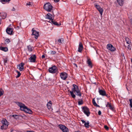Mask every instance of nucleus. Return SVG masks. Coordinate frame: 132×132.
I'll use <instances>...</instances> for the list:
<instances>
[{
    "instance_id": "obj_32",
    "label": "nucleus",
    "mask_w": 132,
    "mask_h": 132,
    "mask_svg": "<svg viewBox=\"0 0 132 132\" xmlns=\"http://www.w3.org/2000/svg\"><path fill=\"white\" fill-rule=\"evenodd\" d=\"M4 91L2 89H0V96L3 95Z\"/></svg>"
},
{
    "instance_id": "obj_25",
    "label": "nucleus",
    "mask_w": 132,
    "mask_h": 132,
    "mask_svg": "<svg viewBox=\"0 0 132 132\" xmlns=\"http://www.w3.org/2000/svg\"><path fill=\"white\" fill-rule=\"evenodd\" d=\"M51 22L53 24L57 26H60L61 25V23H60L58 24V23L56 22L55 21H53V20Z\"/></svg>"
},
{
    "instance_id": "obj_21",
    "label": "nucleus",
    "mask_w": 132,
    "mask_h": 132,
    "mask_svg": "<svg viewBox=\"0 0 132 132\" xmlns=\"http://www.w3.org/2000/svg\"><path fill=\"white\" fill-rule=\"evenodd\" d=\"M124 1V0H117V2L118 3L119 5L121 6L123 5Z\"/></svg>"
},
{
    "instance_id": "obj_22",
    "label": "nucleus",
    "mask_w": 132,
    "mask_h": 132,
    "mask_svg": "<svg viewBox=\"0 0 132 132\" xmlns=\"http://www.w3.org/2000/svg\"><path fill=\"white\" fill-rule=\"evenodd\" d=\"M52 104V102L51 101H50L49 102L47 103V105L48 109H51Z\"/></svg>"
},
{
    "instance_id": "obj_29",
    "label": "nucleus",
    "mask_w": 132,
    "mask_h": 132,
    "mask_svg": "<svg viewBox=\"0 0 132 132\" xmlns=\"http://www.w3.org/2000/svg\"><path fill=\"white\" fill-rule=\"evenodd\" d=\"M92 102L93 104L95 106H96L97 107H98L99 106V105H98L95 102V101L94 99H93L92 100Z\"/></svg>"
},
{
    "instance_id": "obj_31",
    "label": "nucleus",
    "mask_w": 132,
    "mask_h": 132,
    "mask_svg": "<svg viewBox=\"0 0 132 132\" xmlns=\"http://www.w3.org/2000/svg\"><path fill=\"white\" fill-rule=\"evenodd\" d=\"M27 48L28 51L30 52H31L32 51V49L30 45L27 46Z\"/></svg>"
},
{
    "instance_id": "obj_44",
    "label": "nucleus",
    "mask_w": 132,
    "mask_h": 132,
    "mask_svg": "<svg viewBox=\"0 0 132 132\" xmlns=\"http://www.w3.org/2000/svg\"><path fill=\"white\" fill-rule=\"evenodd\" d=\"M54 0L55 2H56V3L59 2L60 1V0Z\"/></svg>"
},
{
    "instance_id": "obj_36",
    "label": "nucleus",
    "mask_w": 132,
    "mask_h": 132,
    "mask_svg": "<svg viewBox=\"0 0 132 132\" xmlns=\"http://www.w3.org/2000/svg\"><path fill=\"white\" fill-rule=\"evenodd\" d=\"M10 41L9 39H7L5 40V42L6 43H9L10 42Z\"/></svg>"
},
{
    "instance_id": "obj_37",
    "label": "nucleus",
    "mask_w": 132,
    "mask_h": 132,
    "mask_svg": "<svg viewBox=\"0 0 132 132\" xmlns=\"http://www.w3.org/2000/svg\"><path fill=\"white\" fill-rule=\"evenodd\" d=\"M130 101V105L131 108H132V99L129 100Z\"/></svg>"
},
{
    "instance_id": "obj_15",
    "label": "nucleus",
    "mask_w": 132,
    "mask_h": 132,
    "mask_svg": "<svg viewBox=\"0 0 132 132\" xmlns=\"http://www.w3.org/2000/svg\"><path fill=\"white\" fill-rule=\"evenodd\" d=\"M24 64L23 63H21L20 64H19L17 68L20 71H23L24 69Z\"/></svg>"
},
{
    "instance_id": "obj_34",
    "label": "nucleus",
    "mask_w": 132,
    "mask_h": 132,
    "mask_svg": "<svg viewBox=\"0 0 132 132\" xmlns=\"http://www.w3.org/2000/svg\"><path fill=\"white\" fill-rule=\"evenodd\" d=\"M16 71L18 73V75L16 77V78H18L20 76L21 74L19 71Z\"/></svg>"
},
{
    "instance_id": "obj_24",
    "label": "nucleus",
    "mask_w": 132,
    "mask_h": 132,
    "mask_svg": "<svg viewBox=\"0 0 132 132\" xmlns=\"http://www.w3.org/2000/svg\"><path fill=\"white\" fill-rule=\"evenodd\" d=\"M126 41L127 44L129 45H130L131 43V41L130 39L128 38H126Z\"/></svg>"
},
{
    "instance_id": "obj_12",
    "label": "nucleus",
    "mask_w": 132,
    "mask_h": 132,
    "mask_svg": "<svg viewBox=\"0 0 132 132\" xmlns=\"http://www.w3.org/2000/svg\"><path fill=\"white\" fill-rule=\"evenodd\" d=\"M46 18L49 19L51 21L53 20L54 16L53 14L52 15L50 13H48L46 16Z\"/></svg>"
},
{
    "instance_id": "obj_9",
    "label": "nucleus",
    "mask_w": 132,
    "mask_h": 132,
    "mask_svg": "<svg viewBox=\"0 0 132 132\" xmlns=\"http://www.w3.org/2000/svg\"><path fill=\"white\" fill-rule=\"evenodd\" d=\"M59 127L63 131V132H68V129L65 126L62 125H59Z\"/></svg>"
},
{
    "instance_id": "obj_43",
    "label": "nucleus",
    "mask_w": 132,
    "mask_h": 132,
    "mask_svg": "<svg viewBox=\"0 0 132 132\" xmlns=\"http://www.w3.org/2000/svg\"><path fill=\"white\" fill-rule=\"evenodd\" d=\"M81 121L82 122V123H85V121H84V120L82 119L81 120Z\"/></svg>"
},
{
    "instance_id": "obj_46",
    "label": "nucleus",
    "mask_w": 132,
    "mask_h": 132,
    "mask_svg": "<svg viewBox=\"0 0 132 132\" xmlns=\"http://www.w3.org/2000/svg\"><path fill=\"white\" fill-rule=\"evenodd\" d=\"M15 9L14 7H13L12 9V11H14L15 10Z\"/></svg>"
},
{
    "instance_id": "obj_23",
    "label": "nucleus",
    "mask_w": 132,
    "mask_h": 132,
    "mask_svg": "<svg viewBox=\"0 0 132 132\" xmlns=\"http://www.w3.org/2000/svg\"><path fill=\"white\" fill-rule=\"evenodd\" d=\"M87 63L88 64L89 66L91 68L92 67V63L91 61L89 59H88L87 61Z\"/></svg>"
},
{
    "instance_id": "obj_18",
    "label": "nucleus",
    "mask_w": 132,
    "mask_h": 132,
    "mask_svg": "<svg viewBox=\"0 0 132 132\" xmlns=\"http://www.w3.org/2000/svg\"><path fill=\"white\" fill-rule=\"evenodd\" d=\"M6 15V14L5 12H2L0 13V16H1L3 19L5 18Z\"/></svg>"
},
{
    "instance_id": "obj_28",
    "label": "nucleus",
    "mask_w": 132,
    "mask_h": 132,
    "mask_svg": "<svg viewBox=\"0 0 132 132\" xmlns=\"http://www.w3.org/2000/svg\"><path fill=\"white\" fill-rule=\"evenodd\" d=\"M89 121H87V122H85L84 123V125L86 127L89 128Z\"/></svg>"
},
{
    "instance_id": "obj_2",
    "label": "nucleus",
    "mask_w": 132,
    "mask_h": 132,
    "mask_svg": "<svg viewBox=\"0 0 132 132\" xmlns=\"http://www.w3.org/2000/svg\"><path fill=\"white\" fill-rule=\"evenodd\" d=\"M17 105L19 106L20 109L24 111L26 113L31 114L32 113V111L29 109L24 104L19 102H16Z\"/></svg>"
},
{
    "instance_id": "obj_42",
    "label": "nucleus",
    "mask_w": 132,
    "mask_h": 132,
    "mask_svg": "<svg viewBox=\"0 0 132 132\" xmlns=\"http://www.w3.org/2000/svg\"><path fill=\"white\" fill-rule=\"evenodd\" d=\"M31 5V3H30V2H29L26 4L27 5Z\"/></svg>"
},
{
    "instance_id": "obj_41",
    "label": "nucleus",
    "mask_w": 132,
    "mask_h": 132,
    "mask_svg": "<svg viewBox=\"0 0 132 132\" xmlns=\"http://www.w3.org/2000/svg\"><path fill=\"white\" fill-rule=\"evenodd\" d=\"M98 114L99 115H101V112L99 110L98 111Z\"/></svg>"
},
{
    "instance_id": "obj_3",
    "label": "nucleus",
    "mask_w": 132,
    "mask_h": 132,
    "mask_svg": "<svg viewBox=\"0 0 132 132\" xmlns=\"http://www.w3.org/2000/svg\"><path fill=\"white\" fill-rule=\"evenodd\" d=\"M44 9L48 12H50L52 10L53 7L51 4L47 3L44 5Z\"/></svg>"
},
{
    "instance_id": "obj_48",
    "label": "nucleus",
    "mask_w": 132,
    "mask_h": 132,
    "mask_svg": "<svg viewBox=\"0 0 132 132\" xmlns=\"http://www.w3.org/2000/svg\"><path fill=\"white\" fill-rule=\"evenodd\" d=\"M74 64V65H75L76 67H77V65H76V64Z\"/></svg>"
},
{
    "instance_id": "obj_39",
    "label": "nucleus",
    "mask_w": 132,
    "mask_h": 132,
    "mask_svg": "<svg viewBox=\"0 0 132 132\" xmlns=\"http://www.w3.org/2000/svg\"><path fill=\"white\" fill-rule=\"evenodd\" d=\"M104 128L106 129V130H108L109 129V128L106 125H105L104 126Z\"/></svg>"
},
{
    "instance_id": "obj_38",
    "label": "nucleus",
    "mask_w": 132,
    "mask_h": 132,
    "mask_svg": "<svg viewBox=\"0 0 132 132\" xmlns=\"http://www.w3.org/2000/svg\"><path fill=\"white\" fill-rule=\"evenodd\" d=\"M83 103V101L82 100L78 102V104L79 105H80L82 104Z\"/></svg>"
},
{
    "instance_id": "obj_17",
    "label": "nucleus",
    "mask_w": 132,
    "mask_h": 132,
    "mask_svg": "<svg viewBox=\"0 0 132 132\" xmlns=\"http://www.w3.org/2000/svg\"><path fill=\"white\" fill-rule=\"evenodd\" d=\"M83 48V46L81 43H80L79 44L78 48V51L79 52H81Z\"/></svg>"
},
{
    "instance_id": "obj_35",
    "label": "nucleus",
    "mask_w": 132,
    "mask_h": 132,
    "mask_svg": "<svg viewBox=\"0 0 132 132\" xmlns=\"http://www.w3.org/2000/svg\"><path fill=\"white\" fill-rule=\"evenodd\" d=\"M12 116L16 119H17L18 118V116L14 114L12 115Z\"/></svg>"
},
{
    "instance_id": "obj_5",
    "label": "nucleus",
    "mask_w": 132,
    "mask_h": 132,
    "mask_svg": "<svg viewBox=\"0 0 132 132\" xmlns=\"http://www.w3.org/2000/svg\"><path fill=\"white\" fill-rule=\"evenodd\" d=\"M98 92L102 96H105L108 98L110 97V96L106 94V91L104 90L99 89Z\"/></svg>"
},
{
    "instance_id": "obj_33",
    "label": "nucleus",
    "mask_w": 132,
    "mask_h": 132,
    "mask_svg": "<svg viewBox=\"0 0 132 132\" xmlns=\"http://www.w3.org/2000/svg\"><path fill=\"white\" fill-rule=\"evenodd\" d=\"M3 60L4 63H5L7 62L8 59L7 57H5L3 58Z\"/></svg>"
},
{
    "instance_id": "obj_49",
    "label": "nucleus",
    "mask_w": 132,
    "mask_h": 132,
    "mask_svg": "<svg viewBox=\"0 0 132 132\" xmlns=\"http://www.w3.org/2000/svg\"><path fill=\"white\" fill-rule=\"evenodd\" d=\"M13 130H11V132H13Z\"/></svg>"
},
{
    "instance_id": "obj_47",
    "label": "nucleus",
    "mask_w": 132,
    "mask_h": 132,
    "mask_svg": "<svg viewBox=\"0 0 132 132\" xmlns=\"http://www.w3.org/2000/svg\"><path fill=\"white\" fill-rule=\"evenodd\" d=\"M130 21L131 22V23H132V18L130 19Z\"/></svg>"
},
{
    "instance_id": "obj_27",
    "label": "nucleus",
    "mask_w": 132,
    "mask_h": 132,
    "mask_svg": "<svg viewBox=\"0 0 132 132\" xmlns=\"http://www.w3.org/2000/svg\"><path fill=\"white\" fill-rule=\"evenodd\" d=\"M11 0H0V2L3 4H5L9 2Z\"/></svg>"
},
{
    "instance_id": "obj_51",
    "label": "nucleus",
    "mask_w": 132,
    "mask_h": 132,
    "mask_svg": "<svg viewBox=\"0 0 132 132\" xmlns=\"http://www.w3.org/2000/svg\"><path fill=\"white\" fill-rule=\"evenodd\" d=\"M1 21H0V24H1Z\"/></svg>"
},
{
    "instance_id": "obj_14",
    "label": "nucleus",
    "mask_w": 132,
    "mask_h": 132,
    "mask_svg": "<svg viewBox=\"0 0 132 132\" xmlns=\"http://www.w3.org/2000/svg\"><path fill=\"white\" fill-rule=\"evenodd\" d=\"M60 76L61 79L65 80L68 77L67 73L65 72L61 73L60 74Z\"/></svg>"
},
{
    "instance_id": "obj_40",
    "label": "nucleus",
    "mask_w": 132,
    "mask_h": 132,
    "mask_svg": "<svg viewBox=\"0 0 132 132\" xmlns=\"http://www.w3.org/2000/svg\"><path fill=\"white\" fill-rule=\"evenodd\" d=\"M130 45L129 44V45H128L127 46V48H128V49H131V47L130 46Z\"/></svg>"
},
{
    "instance_id": "obj_4",
    "label": "nucleus",
    "mask_w": 132,
    "mask_h": 132,
    "mask_svg": "<svg viewBox=\"0 0 132 132\" xmlns=\"http://www.w3.org/2000/svg\"><path fill=\"white\" fill-rule=\"evenodd\" d=\"M3 125L1 127V129L3 130L6 129L8 127V123L7 120L5 119H3L1 121Z\"/></svg>"
},
{
    "instance_id": "obj_8",
    "label": "nucleus",
    "mask_w": 132,
    "mask_h": 132,
    "mask_svg": "<svg viewBox=\"0 0 132 132\" xmlns=\"http://www.w3.org/2000/svg\"><path fill=\"white\" fill-rule=\"evenodd\" d=\"M82 110L84 112L87 116L88 117L89 116L90 113L89 111V109L88 108L86 107H83Z\"/></svg>"
},
{
    "instance_id": "obj_45",
    "label": "nucleus",
    "mask_w": 132,
    "mask_h": 132,
    "mask_svg": "<svg viewBox=\"0 0 132 132\" xmlns=\"http://www.w3.org/2000/svg\"><path fill=\"white\" fill-rule=\"evenodd\" d=\"M42 57L43 59L45 57V56L44 55H43L42 56Z\"/></svg>"
},
{
    "instance_id": "obj_16",
    "label": "nucleus",
    "mask_w": 132,
    "mask_h": 132,
    "mask_svg": "<svg viewBox=\"0 0 132 132\" xmlns=\"http://www.w3.org/2000/svg\"><path fill=\"white\" fill-rule=\"evenodd\" d=\"M13 29L11 28H7L6 31L7 33L9 35H12L13 34Z\"/></svg>"
},
{
    "instance_id": "obj_30",
    "label": "nucleus",
    "mask_w": 132,
    "mask_h": 132,
    "mask_svg": "<svg viewBox=\"0 0 132 132\" xmlns=\"http://www.w3.org/2000/svg\"><path fill=\"white\" fill-rule=\"evenodd\" d=\"M56 53V52L54 51H50L48 52L51 55H54Z\"/></svg>"
},
{
    "instance_id": "obj_6",
    "label": "nucleus",
    "mask_w": 132,
    "mask_h": 132,
    "mask_svg": "<svg viewBox=\"0 0 132 132\" xmlns=\"http://www.w3.org/2000/svg\"><path fill=\"white\" fill-rule=\"evenodd\" d=\"M48 71L49 72L51 73H55L57 72V67L54 65L50 68L49 69Z\"/></svg>"
},
{
    "instance_id": "obj_10",
    "label": "nucleus",
    "mask_w": 132,
    "mask_h": 132,
    "mask_svg": "<svg viewBox=\"0 0 132 132\" xmlns=\"http://www.w3.org/2000/svg\"><path fill=\"white\" fill-rule=\"evenodd\" d=\"M30 57L29 58L30 62H35L36 57V55L35 54H32L30 55Z\"/></svg>"
},
{
    "instance_id": "obj_1",
    "label": "nucleus",
    "mask_w": 132,
    "mask_h": 132,
    "mask_svg": "<svg viewBox=\"0 0 132 132\" xmlns=\"http://www.w3.org/2000/svg\"><path fill=\"white\" fill-rule=\"evenodd\" d=\"M73 88H72L71 91H70V95L71 97L73 98H75L76 97L75 95L73 94L74 93H76V94L79 96H81V94L80 93L78 87L75 84L73 85Z\"/></svg>"
},
{
    "instance_id": "obj_13",
    "label": "nucleus",
    "mask_w": 132,
    "mask_h": 132,
    "mask_svg": "<svg viewBox=\"0 0 132 132\" xmlns=\"http://www.w3.org/2000/svg\"><path fill=\"white\" fill-rule=\"evenodd\" d=\"M32 35H34L35 38L37 39L39 35L38 32L34 30V28L32 29Z\"/></svg>"
},
{
    "instance_id": "obj_50",
    "label": "nucleus",
    "mask_w": 132,
    "mask_h": 132,
    "mask_svg": "<svg viewBox=\"0 0 132 132\" xmlns=\"http://www.w3.org/2000/svg\"><path fill=\"white\" fill-rule=\"evenodd\" d=\"M27 132H34L31 131H27Z\"/></svg>"
},
{
    "instance_id": "obj_19",
    "label": "nucleus",
    "mask_w": 132,
    "mask_h": 132,
    "mask_svg": "<svg viewBox=\"0 0 132 132\" xmlns=\"http://www.w3.org/2000/svg\"><path fill=\"white\" fill-rule=\"evenodd\" d=\"M107 106L109 107V109L112 110H113L114 108L113 106L111 105L110 103H108Z\"/></svg>"
},
{
    "instance_id": "obj_20",
    "label": "nucleus",
    "mask_w": 132,
    "mask_h": 132,
    "mask_svg": "<svg viewBox=\"0 0 132 132\" xmlns=\"http://www.w3.org/2000/svg\"><path fill=\"white\" fill-rule=\"evenodd\" d=\"M0 50L5 52L8 51V49L7 47H0Z\"/></svg>"
},
{
    "instance_id": "obj_7",
    "label": "nucleus",
    "mask_w": 132,
    "mask_h": 132,
    "mask_svg": "<svg viewBox=\"0 0 132 132\" xmlns=\"http://www.w3.org/2000/svg\"><path fill=\"white\" fill-rule=\"evenodd\" d=\"M94 6L99 12L101 15H102L103 11V9L101 8L100 5H97L96 3L94 4Z\"/></svg>"
},
{
    "instance_id": "obj_11",
    "label": "nucleus",
    "mask_w": 132,
    "mask_h": 132,
    "mask_svg": "<svg viewBox=\"0 0 132 132\" xmlns=\"http://www.w3.org/2000/svg\"><path fill=\"white\" fill-rule=\"evenodd\" d=\"M107 48L108 50L111 51H114L116 50V48L112 45L110 44L107 45Z\"/></svg>"
},
{
    "instance_id": "obj_26",
    "label": "nucleus",
    "mask_w": 132,
    "mask_h": 132,
    "mask_svg": "<svg viewBox=\"0 0 132 132\" xmlns=\"http://www.w3.org/2000/svg\"><path fill=\"white\" fill-rule=\"evenodd\" d=\"M64 39L63 38H61L59 39L58 40V43L59 45H60L62 43V42H63Z\"/></svg>"
}]
</instances>
